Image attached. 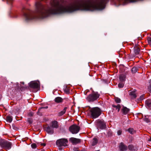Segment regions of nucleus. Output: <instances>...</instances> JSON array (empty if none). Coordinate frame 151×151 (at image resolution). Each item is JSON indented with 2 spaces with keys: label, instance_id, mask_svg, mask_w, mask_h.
Masks as SVG:
<instances>
[{
  "label": "nucleus",
  "instance_id": "7c9ffc66",
  "mask_svg": "<svg viewBox=\"0 0 151 151\" xmlns=\"http://www.w3.org/2000/svg\"><path fill=\"white\" fill-rule=\"evenodd\" d=\"M31 147L33 149H35L37 147V145L35 143H33L31 145Z\"/></svg>",
  "mask_w": 151,
  "mask_h": 151
},
{
  "label": "nucleus",
  "instance_id": "423d86ee",
  "mask_svg": "<svg viewBox=\"0 0 151 151\" xmlns=\"http://www.w3.org/2000/svg\"><path fill=\"white\" fill-rule=\"evenodd\" d=\"M97 123L99 127L101 129H104L106 128V123L103 120H98Z\"/></svg>",
  "mask_w": 151,
  "mask_h": 151
},
{
  "label": "nucleus",
  "instance_id": "f03ea898",
  "mask_svg": "<svg viewBox=\"0 0 151 151\" xmlns=\"http://www.w3.org/2000/svg\"><path fill=\"white\" fill-rule=\"evenodd\" d=\"M89 111L91 113V116L93 119H95L99 117L101 112V109L98 107L91 108Z\"/></svg>",
  "mask_w": 151,
  "mask_h": 151
},
{
  "label": "nucleus",
  "instance_id": "412c9836",
  "mask_svg": "<svg viewBox=\"0 0 151 151\" xmlns=\"http://www.w3.org/2000/svg\"><path fill=\"white\" fill-rule=\"evenodd\" d=\"M112 106L113 107L115 108L116 110H117L118 112L119 111L121 107L120 104H118L117 105H115L113 104L112 105Z\"/></svg>",
  "mask_w": 151,
  "mask_h": 151
},
{
  "label": "nucleus",
  "instance_id": "f8f14e48",
  "mask_svg": "<svg viewBox=\"0 0 151 151\" xmlns=\"http://www.w3.org/2000/svg\"><path fill=\"white\" fill-rule=\"evenodd\" d=\"M119 148L120 151H124V150H127V146L124 145L122 142L120 143Z\"/></svg>",
  "mask_w": 151,
  "mask_h": 151
},
{
  "label": "nucleus",
  "instance_id": "cd10ccee",
  "mask_svg": "<svg viewBox=\"0 0 151 151\" xmlns=\"http://www.w3.org/2000/svg\"><path fill=\"white\" fill-rule=\"evenodd\" d=\"M122 132V129H120L118 130L117 131V134L118 135H121Z\"/></svg>",
  "mask_w": 151,
  "mask_h": 151
},
{
  "label": "nucleus",
  "instance_id": "ea45409f",
  "mask_svg": "<svg viewBox=\"0 0 151 151\" xmlns=\"http://www.w3.org/2000/svg\"><path fill=\"white\" fill-rule=\"evenodd\" d=\"M29 116H33V114L32 113H29Z\"/></svg>",
  "mask_w": 151,
  "mask_h": 151
},
{
  "label": "nucleus",
  "instance_id": "c756f323",
  "mask_svg": "<svg viewBox=\"0 0 151 151\" xmlns=\"http://www.w3.org/2000/svg\"><path fill=\"white\" fill-rule=\"evenodd\" d=\"M148 44L151 46V38L148 37L147 39Z\"/></svg>",
  "mask_w": 151,
  "mask_h": 151
},
{
  "label": "nucleus",
  "instance_id": "a19ab883",
  "mask_svg": "<svg viewBox=\"0 0 151 151\" xmlns=\"http://www.w3.org/2000/svg\"><path fill=\"white\" fill-rule=\"evenodd\" d=\"M41 145L42 146H45L46 145V144L45 143H42Z\"/></svg>",
  "mask_w": 151,
  "mask_h": 151
},
{
  "label": "nucleus",
  "instance_id": "79ce46f5",
  "mask_svg": "<svg viewBox=\"0 0 151 151\" xmlns=\"http://www.w3.org/2000/svg\"><path fill=\"white\" fill-rule=\"evenodd\" d=\"M21 84H22L23 85H24V83L23 82H21Z\"/></svg>",
  "mask_w": 151,
  "mask_h": 151
},
{
  "label": "nucleus",
  "instance_id": "20e7f679",
  "mask_svg": "<svg viewBox=\"0 0 151 151\" xmlns=\"http://www.w3.org/2000/svg\"><path fill=\"white\" fill-rule=\"evenodd\" d=\"M80 128V127L78 126L73 124L69 127V130L72 134H76L79 132Z\"/></svg>",
  "mask_w": 151,
  "mask_h": 151
},
{
  "label": "nucleus",
  "instance_id": "5701e85b",
  "mask_svg": "<svg viewBox=\"0 0 151 151\" xmlns=\"http://www.w3.org/2000/svg\"><path fill=\"white\" fill-rule=\"evenodd\" d=\"M17 86L18 89H19L21 91L24 90L26 88V87L25 86H22L21 85L17 84Z\"/></svg>",
  "mask_w": 151,
  "mask_h": 151
},
{
  "label": "nucleus",
  "instance_id": "f257e3e1",
  "mask_svg": "<svg viewBox=\"0 0 151 151\" xmlns=\"http://www.w3.org/2000/svg\"><path fill=\"white\" fill-rule=\"evenodd\" d=\"M100 95L97 92L93 91L86 98V100L89 102H93L98 99Z\"/></svg>",
  "mask_w": 151,
  "mask_h": 151
},
{
  "label": "nucleus",
  "instance_id": "1a4fd4ad",
  "mask_svg": "<svg viewBox=\"0 0 151 151\" xmlns=\"http://www.w3.org/2000/svg\"><path fill=\"white\" fill-rule=\"evenodd\" d=\"M44 129L48 134H52L54 133V129L51 127L47 126L44 128Z\"/></svg>",
  "mask_w": 151,
  "mask_h": 151
},
{
  "label": "nucleus",
  "instance_id": "aec40b11",
  "mask_svg": "<svg viewBox=\"0 0 151 151\" xmlns=\"http://www.w3.org/2000/svg\"><path fill=\"white\" fill-rule=\"evenodd\" d=\"M98 142V139L94 137L93 138V142L92 143V146H94L96 145Z\"/></svg>",
  "mask_w": 151,
  "mask_h": 151
},
{
  "label": "nucleus",
  "instance_id": "f3484780",
  "mask_svg": "<svg viewBox=\"0 0 151 151\" xmlns=\"http://www.w3.org/2000/svg\"><path fill=\"white\" fill-rule=\"evenodd\" d=\"M145 104L147 106L151 109V100L148 99L146 100L145 101Z\"/></svg>",
  "mask_w": 151,
  "mask_h": 151
},
{
  "label": "nucleus",
  "instance_id": "c9c22d12",
  "mask_svg": "<svg viewBox=\"0 0 151 151\" xmlns=\"http://www.w3.org/2000/svg\"><path fill=\"white\" fill-rule=\"evenodd\" d=\"M144 95H141L140 97V100H142L144 99Z\"/></svg>",
  "mask_w": 151,
  "mask_h": 151
},
{
  "label": "nucleus",
  "instance_id": "2f4dec72",
  "mask_svg": "<svg viewBox=\"0 0 151 151\" xmlns=\"http://www.w3.org/2000/svg\"><path fill=\"white\" fill-rule=\"evenodd\" d=\"M144 120L147 123L150 122V120L148 118L146 117H145L144 119Z\"/></svg>",
  "mask_w": 151,
  "mask_h": 151
},
{
  "label": "nucleus",
  "instance_id": "a878e982",
  "mask_svg": "<svg viewBox=\"0 0 151 151\" xmlns=\"http://www.w3.org/2000/svg\"><path fill=\"white\" fill-rule=\"evenodd\" d=\"M138 68L136 67H134L132 69V71L133 73H136L138 71Z\"/></svg>",
  "mask_w": 151,
  "mask_h": 151
},
{
  "label": "nucleus",
  "instance_id": "c03bdc74",
  "mask_svg": "<svg viewBox=\"0 0 151 151\" xmlns=\"http://www.w3.org/2000/svg\"><path fill=\"white\" fill-rule=\"evenodd\" d=\"M40 151H45V150H41Z\"/></svg>",
  "mask_w": 151,
  "mask_h": 151
},
{
  "label": "nucleus",
  "instance_id": "bb28decb",
  "mask_svg": "<svg viewBox=\"0 0 151 151\" xmlns=\"http://www.w3.org/2000/svg\"><path fill=\"white\" fill-rule=\"evenodd\" d=\"M115 101L117 103H120L121 101V100L118 97H115Z\"/></svg>",
  "mask_w": 151,
  "mask_h": 151
},
{
  "label": "nucleus",
  "instance_id": "6ab92c4d",
  "mask_svg": "<svg viewBox=\"0 0 151 151\" xmlns=\"http://www.w3.org/2000/svg\"><path fill=\"white\" fill-rule=\"evenodd\" d=\"M127 131L131 134H133L136 133V131L132 128H129Z\"/></svg>",
  "mask_w": 151,
  "mask_h": 151
},
{
  "label": "nucleus",
  "instance_id": "39448f33",
  "mask_svg": "<svg viewBox=\"0 0 151 151\" xmlns=\"http://www.w3.org/2000/svg\"><path fill=\"white\" fill-rule=\"evenodd\" d=\"M68 140L67 139L62 138L58 139L56 142V145L58 147L67 146V143Z\"/></svg>",
  "mask_w": 151,
  "mask_h": 151
},
{
  "label": "nucleus",
  "instance_id": "a211bd4d",
  "mask_svg": "<svg viewBox=\"0 0 151 151\" xmlns=\"http://www.w3.org/2000/svg\"><path fill=\"white\" fill-rule=\"evenodd\" d=\"M128 147L129 150L130 151H135L136 150L134 145L132 144L128 145Z\"/></svg>",
  "mask_w": 151,
  "mask_h": 151
},
{
  "label": "nucleus",
  "instance_id": "c85d7f7f",
  "mask_svg": "<svg viewBox=\"0 0 151 151\" xmlns=\"http://www.w3.org/2000/svg\"><path fill=\"white\" fill-rule=\"evenodd\" d=\"M124 84L123 83H119L118 85V87L119 88H122L123 87Z\"/></svg>",
  "mask_w": 151,
  "mask_h": 151
},
{
  "label": "nucleus",
  "instance_id": "393cba45",
  "mask_svg": "<svg viewBox=\"0 0 151 151\" xmlns=\"http://www.w3.org/2000/svg\"><path fill=\"white\" fill-rule=\"evenodd\" d=\"M64 92L66 94H69L70 93L69 88L68 87L66 86L64 89Z\"/></svg>",
  "mask_w": 151,
  "mask_h": 151
},
{
  "label": "nucleus",
  "instance_id": "b1692460",
  "mask_svg": "<svg viewBox=\"0 0 151 151\" xmlns=\"http://www.w3.org/2000/svg\"><path fill=\"white\" fill-rule=\"evenodd\" d=\"M6 121L9 122H11L12 120V116H7L6 117Z\"/></svg>",
  "mask_w": 151,
  "mask_h": 151
},
{
  "label": "nucleus",
  "instance_id": "ddd939ff",
  "mask_svg": "<svg viewBox=\"0 0 151 151\" xmlns=\"http://www.w3.org/2000/svg\"><path fill=\"white\" fill-rule=\"evenodd\" d=\"M134 52L137 55L139 54L140 51V48L139 46L137 45H135L134 47Z\"/></svg>",
  "mask_w": 151,
  "mask_h": 151
},
{
  "label": "nucleus",
  "instance_id": "0eeeda50",
  "mask_svg": "<svg viewBox=\"0 0 151 151\" xmlns=\"http://www.w3.org/2000/svg\"><path fill=\"white\" fill-rule=\"evenodd\" d=\"M29 87L34 89H38L40 86L38 83L35 81H31L29 84Z\"/></svg>",
  "mask_w": 151,
  "mask_h": 151
},
{
  "label": "nucleus",
  "instance_id": "4c0bfd02",
  "mask_svg": "<svg viewBox=\"0 0 151 151\" xmlns=\"http://www.w3.org/2000/svg\"><path fill=\"white\" fill-rule=\"evenodd\" d=\"M40 111L39 112V113H38V111L37 112V114L39 115H42V113H41L40 112V111Z\"/></svg>",
  "mask_w": 151,
  "mask_h": 151
},
{
  "label": "nucleus",
  "instance_id": "58836bf2",
  "mask_svg": "<svg viewBox=\"0 0 151 151\" xmlns=\"http://www.w3.org/2000/svg\"><path fill=\"white\" fill-rule=\"evenodd\" d=\"M150 92L151 93V86L149 88Z\"/></svg>",
  "mask_w": 151,
  "mask_h": 151
},
{
  "label": "nucleus",
  "instance_id": "9d476101",
  "mask_svg": "<svg viewBox=\"0 0 151 151\" xmlns=\"http://www.w3.org/2000/svg\"><path fill=\"white\" fill-rule=\"evenodd\" d=\"M130 111V109L125 106H123L121 109L122 113L124 115H126L128 114Z\"/></svg>",
  "mask_w": 151,
  "mask_h": 151
},
{
  "label": "nucleus",
  "instance_id": "2eb2a0df",
  "mask_svg": "<svg viewBox=\"0 0 151 151\" xmlns=\"http://www.w3.org/2000/svg\"><path fill=\"white\" fill-rule=\"evenodd\" d=\"M136 90H134L133 91L129 93L130 95L131 96L132 98L135 99L136 97V96L135 94Z\"/></svg>",
  "mask_w": 151,
  "mask_h": 151
},
{
  "label": "nucleus",
  "instance_id": "e433bc0d",
  "mask_svg": "<svg viewBox=\"0 0 151 151\" xmlns=\"http://www.w3.org/2000/svg\"><path fill=\"white\" fill-rule=\"evenodd\" d=\"M13 1V0H7V2L8 3L10 4Z\"/></svg>",
  "mask_w": 151,
  "mask_h": 151
},
{
  "label": "nucleus",
  "instance_id": "f704fd0d",
  "mask_svg": "<svg viewBox=\"0 0 151 151\" xmlns=\"http://www.w3.org/2000/svg\"><path fill=\"white\" fill-rule=\"evenodd\" d=\"M48 108V107L47 106H46V107H41L40 108H39L38 109V113H39V112L41 110V109H44V108H45V109H47Z\"/></svg>",
  "mask_w": 151,
  "mask_h": 151
},
{
  "label": "nucleus",
  "instance_id": "473e14b6",
  "mask_svg": "<svg viewBox=\"0 0 151 151\" xmlns=\"http://www.w3.org/2000/svg\"><path fill=\"white\" fill-rule=\"evenodd\" d=\"M107 134L109 136H110L112 135V132L110 131H108L107 132Z\"/></svg>",
  "mask_w": 151,
  "mask_h": 151
},
{
  "label": "nucleus",
  "instance_id": "7ed1b4c3",
  "mask_svg": "<svg viewBox=\"0 0 151 151\" xmlns=\"http://www.w3.org/2000/svg\"><path fill=\"white\" fill-rule=\"evenodd\" d=\"M12 145L11 142L6 140L2 139H0V146L2 148L9 149L11 147Z\"/></svg>",
  "mask_w": 151,
  "mask_h": 151
},
{
  "label": "nucleus",
  "instance_id": "37998d69",
  "mask_svg": "<svg viewBox=\"0 0 151 151\" xmlns=\"http://www.w3.org/2000/svg\"><path fill=\"white\" fill-rule=\"evenodd\" d=\"M148 141H151V138H150L149 140Z\"/></svg>",
  "mask_w": 151,
  "mask_h": 151
},
{
  "label": "nucleus",
  "instance_id": "4468645a",
  "mask_svg": "<svg viewBox=\"0 0 151 151\" xmlns=\"http://www.w3.org/2000/svg\"><path fill=\"white\" fill-rule=\"evenodd\" d=\"M63 100V99L60 97H57L54 99L55 101L57 103H62Z\"/></svg>",
  "mask_w": 151,
  "mask_h": 151
},
{
  "label": "nucleus",
  "instance_id": "9b49d317",
  "mask_svg": "<svg viewBox=\"0 0 151 151\" xmlns=\"http://www.w3.org/2000/svg\"><path fill=\"white\" fill-rule=\"evenodd\" d=\"M51 127L53 128H58L59 127L58 122L57 121L54 120L51 122Z\"/></svg>",
  "mask_w": 151,
  "mask_h": 151
},
{
  "label": "nucleus",
  "instance_id": "dca6fc26",
  "mask_svg": "<svg viewBox=\"0 0 151 151\" xmlns=\"http://www.w3.org/2000/svg\"><path fill=\"white\" fill-rule=\"evenodd\" d=\"M67 109V107H65L63 111H61L58 113V116H61L63 115L65 113Z\"/></svg>",
  "mask_w": 151,
  "mask_h": 151
},
{
  "label": "nucleus",
  "instance_id": "4be33fe9",
  "mask_svg": "<svg viewBox=\"0 0 151 151\" xmlns=\"http://www.w3.org/2000/svg\"><path fill=\"white\" fill-rule=\"evenodd\" d=\"M126 78L124 74H121L119 76L120 80L121 81H124Z\"/></svg>",
  "mask_w": 151,
  "mask_h": 151
},
{
  "label": "nucleus",
  "instance_id": "6e6552de",
  "mask_svg": "<svg viewBox=\"0 0 151 151\" xmlns=\"http://www.w3.org/2000/svg\"><path fill=\"white\" fill-rule=\"evenodd\" d=\"M69 141L71 142L73 144L76 145L80 143L81 140L79 139L72 137L69 139Z\"/></svg>",
  "mask_w": 151,
  "mask_h": 151
},
{
  "label": "nucleus",
  "instance_id": "72a5a7b5",
  "mask_svg": "<svg viewBox=\"0 0 151 151\" xmlns=\"http://www.w3.org/2000/svg\"><path fill=\"white\" fill-rule=\"evenodd\" d=\"M27 121L30 124H32V120L31 118L28 119Z\"/></svg>",
  "mask_w": 151,
  "mask_h": 151
}]
</instances>
